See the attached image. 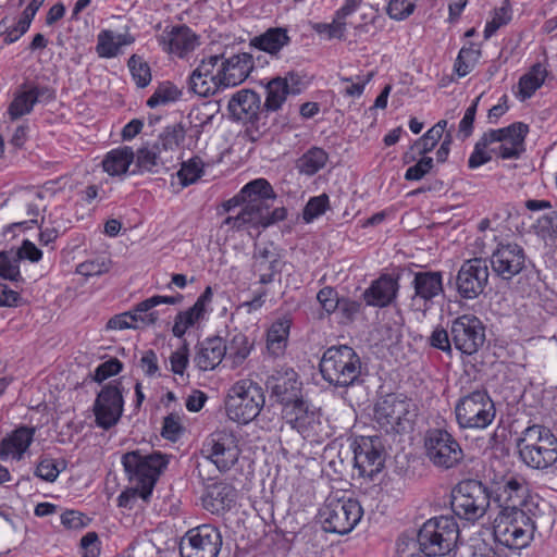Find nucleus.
Wrapping results in <instances>:
<instances>
[{
  "instance_id": "f257e3e1",
  "label": "nucleus",
  "mask_w": 557,
  "mask_h": 557,
  "mask_svg": "<svg viewBox=\"0 0 557 557\" xmlns=\"http://www.w3.org/2000/svg\"><path fill=\"white\" fill-rule=\"evenodd\" d=\"M276 198L273 187L265 178L247 183L240 191L223 203L230 215L223 224L233 230L265 228L286 219L284 207L271 209Z\"/></svg>"
},
{
  "instance_id": "f03ea898",
  "label": "nucleus",
  "mask_w": 557,
  "mask_h": 557,
  "mask_svg": "<svg viewBox=\"0 0 557 557\" xmlns=\"http://www.w3.org/2000/svg\"><path fill=\"white\" fill-rule=\"evenodd\" d=\"M528 132V125L521 122L485 132L476 141L469 157V168L476 169L487 163L491 161L492 154L502 159H518L524 151V139Z\"/></svg>"
},
{
  "instance_id": "7ed1b4c3",
  "label": "nucleus",
  "mask_w": 557,
  "mask_h": 557,
  "mask_svg": "<svg viewBox=\"0 0 557 557\" xmlns=\"http://www.w3.org/2000/svg\"><path fill=\"white\" fill-rule=\"evenodd\" d=\"M186 129L182 123L166 126L153 144L143 145L135 153L133 173H157L159 168L170 169L174 164V153L184 141Z\"/></svg>"
},
{
  "instance_id": "20e7f679",
  "label": "nucleus",
  "mask_w": 557,
  "mask_h": 557,
  "mask_svg": "<svg viewBox=\"0 0 557 557\" xmlns=\"http://www.w3.org/2000/svg\"><path fill=\"white\" fill-rule=\"evenodd\" d=\"M121 462L128 481L139 491V497L148 500L169 459L160 451L145 454L137 449L125 453Z\"/></svg>"
},
{
  "instance_id": "39448f33",
  "label": "nucleus",
  "mask_w": 557,
  "mask_h": 557,
  "mask_svg": "<svg viewBox=\"0 0 557 557\" xmlns=\"http://www.w3.org/2000/svg\"><path fill=\"white\" fill-rule=\"evenodd\" d=\"M322 377L337 387L352 386L360 381L362 363L358 354L349 346L327 348L320 361Z\"/></svg>"
},
{
  "instance_id": "423d86ee",
  "label": "nucleus",
  "mask_w": 557,
  "mask_h": 557,
  "mask_svg": "<svg viewBox=\"0 0 557 557\" xmlns=\"http://www.w3.org/2000/svg\"><path fill=\"white\" fill-rule=\"evenodd\" d=\"M518 449L522 461L534 469H546L557 461V437L543 425L527 428Z\"/></svg>"
},
{
  "instance_id": "0eeeda50",
  "label": "nucleus",
  "mask_w": 557,
  "mask_h": 557,
  "mask_svg": "<svg viewBox=\"0 0 557 557\" xmlns=\"http://www.w3.org/2000/svg\"><path fill=\"white\" fill-rule=\"evenodd\" d=\"M528 510L500 509L493 527L495 542L513 549L529 545L535 531L534 515Z\"/></svg>"
},
{
  "instance_id": "6e6552de",
  "label": "nucleus",
  "mask_w": 557,
  "mask_h": 557,
  "mask_svg": "<svg viewBox=\"0 0 557 557\" xmlns=\"http://www.w3.org/2000/svg\"><path fill=\"white\" fill-rule=\"evenodd\" d=\"M419 408L416 401L403 394H388L374 407V418L387 433H404L413 429Z\"/></svg>"
},
{
  "instance_id": "1a4fd4ad",
  "label": "nucleus",
  "mask_w": 557,
  "mask_h": 557,
  "mask_svg": "<svg viewBox=\"0 0 557 557\" xmlns=\"http://www.w3.org/2000/svg\"><path fill=\"white\" fill-rule=\"evenodd\" d=\"M265 396L262 387L250 379L234 383L228 389L225 409L227 417L237 423L253 421L264 407Z\"/></svg>"
},
{
  "instance_id": "9d476101",
  "label": "nucleus",
  "mask_w": 557,
  "mask_h": 557,
  "mask_svg": "<svg viewBox=\"0 0 557 557\" xmlns=\"http://www.w3.org/2000/svg\"><path fill=\"white\" fill-rule=\"evenodd\" d=\"M362 515V507L357 499L329 497L319 511V519L325 532L344 535L355 529Z\"/></svg>"
},
{
  "instance_id": "9b49d317",
  "label": "nucleus",
  "mask_w": 557,
  "mask_h": 557,
  "mask_svg": "<svg viewBox=\"0 0 557 557\" xmlns=\"http://www.w3.org/2000/svg\"><path fill=\"white\" fill-rule=\"evenodd\" d=\"M455 414L461 429H485L494 421L496 410L487 392L476 389L458 400Z\"/></svg>"
},
{
  "instance_id": "f8f14e48",
  "label": "nucleus",
  "mask_w": 557,
  "mask_h": 557,
  "mask_svg": "<svg viewBox=\"0 0 557 557\" xmlns=\"http://www.w3.org/2000/svg\"><path fill=\"white\" fill-rule=\"evenodd\" d=\"M459 528L453 517H435L423 523L417 539L433 555L445 557L456 545Z\"/></svg>"
},
{
  "instance_id": "ddd939ff",
  "label": "nucleus",
  "mask_w": 557,
  "mask_h": 557,
  "mask_svg": "<svg viewBox=\"0 0 557 557\" xmlns=\"http://www.w3.org/2000/svg\"><path fill=\"white\" fill-rule=\"evenodd\" d=\"M450 505L454 513L459 518L475 521L486 512L490 494L480 481L466 480L453 490Z\"/></svg>"
},
{
  "instance_id": "4468645a",
  "label": "nucleus",
  "mask_w": 557,
  "mask_h": 557,
  "mask_svg": "<svg viewBox=\"0 0 557 557\" xmlns=\"http://www.w3.org/2000/svg\"><path fill=\"white\" fill-rule=\"evenodd\" d=\"M282 417L304 438L319 440L327 436L321 409L304 399L283 408Z\"/></svg>"
},
{
  "instance_id": "2eb2a0df",
  "label": "nucleus",
  "mask_w": 557,
  "mask_h": 557,
  "mask_svg": "<svg viewBox=\"0 0 557 557\" xmlns=\"http://www.w3.org/2000/svg\"><path fill=\"white\" fill-rule=\"evenodd\" d=\"M201 454L220 472H226L238 461L240 455L238 438L233 431L216 430L205 440Z\"/></svg>"
},
{
  "instance_id": "dca6fc26",
  "label": "nucleus",
  "mask_w": 557,
  "mask_h": 557,
  "mask_svg": "<svg viewBox=\"0 0 557 557\" xmlns=\"http://www.w3.org/2000/svg\"><path fill=\"white\" fill-rule=\"evenodd\" d=\"M425 451L437 468L451 469L463 460L465 454L458 441L446 430L432 429L425 435Z\"/></svg>"
},
{
  "instance_id": "f3484780",
  "label": "nucleus",
  "mask_w": 557,
  "mask_h": 557,
  "mask_svg": "<svg viewBox=\"0 0 557 557\" xmlns=\"http://www.w3.org/2000/svg\"><path fill=\"white\" fill-rule=\"evenodd\" d=\"M495 500L502 509L531 511L529 484L523 475L506 473L493 478Z\"/></svg>"
},
{
  "instance_id": "a211bd4d",
  "label": "nucleus",
  "mask_w": 557,
  "mask_h": 557,
  "mask_svg": "<svg viewBox=\"0 0 557 557\" xmlns=\"http://www.w3.org/2000/svg\"><path fill=\"white\" fill-rule=\"evenodd\" d=\"M222 546L219 530L210 524H202L189 530L181 540L182 557H216Z\"/></svg>"
},
{
  "instance_id": "6ab92c4d",
  "label": "nucleus",
  "mask_w": 557,
  "mask_h": 557,
  "mask_svg": "<svg viewBox=\"0 0 557 557\" xmlns=\"http://www.w3.org/2000/svg\"><path fill=\"white\" fill-rule=\"evenodd\" d=\"M450 337L456 349L470 356L483 346L485 327L478 317L463 314L451 322Z\"/></svg>"
},
{
  "instance_id": "aec40b11",
  "label": "nucleus",
  "mask_w": 557,
  "mask_h": 557,
  "mask_svg": "<svg viewBox=\"0 0 557 557\" xmlns=\"http://www.w3.org/2000/svg\"><path fill=\"white\" fill-rule=\"evenodd\" d=\"M488 265L483 258H473L462 263L456 276V288L460 297L474 299L484 292L488 282Z\"/></svg>"
},
{
  "instance_id": "412c9836",
  "label": "nucleus",
  "mask_w": 557,
  "mask_h": 557,
  "mask_svg": "<svg viewBox=\"0 0 557 557\" xmlns=\"http://www.w3.org/2000/svg\"><path fill=\"white\" fill-rule=\"evenodd\" d=\"M263 110L277 112L283 109L288 96L299 95L302 90L301 77L296 72H287L285 76H275L265 85Z\"/></svg>"
},
{
  "instance_id": "4be33fe9",
  "label": "nucleus",
  "mask_w": 557,
  "mask_h": 557,
  "mask_svg": "<svg viewBox=\"0 0 557 557\" xmlns=\"http://www.w3.org/2000/svg\"><path fill=\"white\" fill-rule=\"evenodd\" d=\"M96 423L108 430L115 425L123 412V396L119 384L102 387L94 405Z\"/></svg>"
},
{
  "instance_id": "5701e85b",
  "label": "nucleus",
  "mask_w": 557,
  "mask_h": 557,
  "mask_svg": "<svg viewBox=\"0 0 557 557\" xmlns=\"http://www.w3.org/2000/svg\"><path fill=\"white\" fill-rule=\"evenodd\" d=\"M493 272L505 281L518 275L525 265V253L513 243L499 244L490 258Z\"/></svg>"
},
{
  "instance_id": "b1692460",
  "label": "nucleus",
  "mask_w": 557,
  "mask_h": 557,
  "mask_svg": "<svg viewBox=\"0 0 557 557\" xmlns=\"http://www.w3.org/2000/svg\"><path fill=\"white\" fill-rule=\"evenodd\" d=\"M411 285L414 289L411 297L412 306L421 311L430 309L433 299L444 293L443 275L437 271L414 273Z\"/></svg>"
},
{
  "instance_id": "393cba45",
  "label": "nucleus",
  "mask_w": 557,
  "mask_h": 557,
  "mask_svg": "<svg viewBox=\"0 0 557 557\" xmlns=\"http://www.w3.org/2000/svg\"><path fill=\"white\" fill-rule=\"evenodd\" d=\"M220 55H211L193 71L189 76V89L200 97L214 95L220 88H225L218 71Z\"/></svg>"
},
{
  "instance_id": "a878e982",
  "label": "nucleus",
  "mask_w": 557,
  "mask_h": 557,
  "mask_svg": "<svg viewBox=\"0 0 557 557\" xmlns=\"http://www.w3.org/2000/svg\"><path fill=\"white\" fill-rule=\"evenodd\" d=\"M355 468L359 475L372 479L384 467V455L377 438L362 437L354 449Z\"/></svg>"
},
{
  "instance_id": "bb28decb",
  "label": "nucleus",
  "mask_w": 557,
  "mask_h": 557,
  "mask_svg": "<svg viewBox=\"0 0 557 557\" xmlns=\"http://www.w3.org/2000/svg\"><path fill=\"white\" fill-rule=\"evenodd\" d=\"M272 396L282 404L283 408L302 399L301 382L297 372L292 368L276 370L268 380Z\"/></svg>"
},
{
  "instance_id": "cd10ccee",
  "label": "nucleus",
  "mask_w": 557,
  "mask_h": 557,
  "mask_svg": "<svg viewBox=\"0 0 557 557\" xmlns=\"http://www.w3.org/2000/svg\"><path fill=\"white\" fill-rule=\"evenodd\" d=\"M252 57L247 53H238L225 59L220 57L216 65L224 87H234L242 84L252 70Z\"/></svg>"
},
{
  "instance_id": "c85d7f7f",
  "label": "nucleus",
  "mask_w": 557,
  "mask_h": 557,
  "mask_svg": "<svg viewBox=\"0 0 557 557\" xmlns=\"http://www.w3.org/2000/svg\"><path fill=\"white\" fill-rule=\"evenodd\" d=\"M36 428L21 425L0 442V460L12 458L21 460L33 443Z\"/></svg>"
},
{
  "instance_id": "c756f323",
  "label": "nucleus",
  "mask_w": 557,
  "mask_h": 557,
  "mask_svg": "<svg viewBox=\"0 0 557 557\" xmlns=\"http://www.w3.org/2000/svg\"><path fill=\"white\" fill-rule=\"evenodd\" d=\"M162 49L169 53L183 57L198 45L197 36L187 26H174L164 30L158 38Z\"/></svg>"
},
{
  "instance_id": "7c9ffc66",
  "label": "nucleus",
  "mask_w": 557,
  "mask_h": 557,
  "mask_svg": "<svg viewBox=\"0 0 557 557\" xmlns=\"http://www.w3.org/2000/svg\"><path fill=\"white\" fill-rule=\"evenodd\" d=\"M228 110L235 119L252 122L261 110V98L253 90L242 89L228 101Z\"/></svg>"
},
{
  "instance_id": "2f4dec72",
  "label": "nucleus",
  "mask_w": 557,
  "mask_h": 557,
  "mask_svg": "<svg viewBox=\"0 0 557 557\" xmlns=\"http://www.w3.org/2000/svg\"><path fill=\"white\" fill-rule=\"evenodd\" d=\"M52 98V92L46 87L32 86L27 89H20L14 94L13 100L8 108L11 120H17L29 114L36 102L42 97Z\"/></svg>"
},
{
  "instance_id": "473e14b6",
  "label": "nucleus",
  "mask_w": 557,
  "mask_h": 557,
  "mask_svg": "<svg viewBox=\"0 0 557 557\" xmlns=\"http://www.w3.org/2000/svg\"><path fill=\"white\" fill-rule=\"evenodd\" d=\"M399 285L391 275H382L375 280L363 293L367 305L385 307L389 305L398 293Z\"/></svg>"
},
{
  "instance_id": "72a5a7b5",
  "label": "nucleus",
  "mask_w": 557,
  "mask_h": 557,
  "mask_svg": "<svg viewBox=\"0 0 557 557\" xmlns=\"http://www.w3.org/2000/svg\"><path fill=\"white\" fill-rule=\"evenodd\" d=\"M226 345L223 338L215 336L203 341L198 348L195 363L201 371L213 370L223 360Z\"/></svg>"
},
{
  "instance_id": "f704fd0d",
  "label": "nucleus",
  "mask_w": 557,
  "mask_h": 557,
  "mask_svg": "<svg viewBox=\"0 0 557 557\" xmlns=\"http://www.w3.org/2000/svg\"><path fill=\"white\" fill-rule=\"evenodd\" d=\"M292 319L282 317L274 321L267 332V351L273 358L282 357L285 354Z\"/></svg>"
},
{
  "instance_id": "c9c22d12",
  "label": "nucleus",
  "mask_w": 557,
  "mask_h": 557,
  "mask_svg": "<svg viewBox=\"0 0 557 557\" xmlns=\"http://www.w3.org/2000/svg\"><path fill=\"white\" fill-rule=\"evenodd\" d=\"M135 160V152L128 146H121L107 152L102 160V169L110 176H122L128 172Z\"/></svg>"
},
{
  "instance_id": "e433bc0d",
  "label": "nucleus",
  "mask_w": 557,
  "mask_h": 557,
  "mask_svg": "<svg viewBox=\"0 0 557 557\" xmlns=\"http://www.w3.org/2000/svg\"><path fill=\"white\" fill-rule=\"evenodd\" d=\"M289 41L290 38L285 28L272 27L267 29L263 34L253 37L250 44L261 51L275 55L282 48L287 46Z\"/></svg>"
},
{
  "instance_id": "4c0bfd02",
  "label": "nucleus",
  "mask_w": 557,
  "mask_h": 557,
  "mask_svg": "<svg viewBox=\"0 0 557 557\" xmlns=\"http://www.w3.org/2000/svg\"><path fill=\"white\" fill-rule=\"evenodd\" d=\"M225 345L226 354L224 357L232 369L243 366L253 348V344L240 332L235 333Z\"/></svg>"
},
{
  "instance_id": "58836bf2",
  "label": "nucleus",
  "mask_w": 557,
  "mask_h": 557,
  "mask_svg": "<svg viewBox=\"0 0 557 557\" xmlns=\"http://www.w3.org/2000/svg\"><path fill=\"white\" fill-rule=\"evenodd\" d=\"M236 499V490L227 483H218L211 486L205 498V506L211 511L231 508Z\"/></svg>"
},
{
  "instance_id": "ea45409f",
  "label": "nucleus",
  "mask_w": 557,
  "mask_h": 557,
  "mask_svg": "<svg viewBox=\"0 0 557 557\" xmlns=\"http://www.w3.org/2000/svg\"><path fill=\"white\" fill-rule=\"evenodd\" d=\"M546 76V67L541 63L534 64L519 81V95L521 99L530 98L543 85Z\"/></svg>"
},
{
  "instance_id": "a19ab883",
  "label": "nucleus",
  "mask_w": 557,
  "mask_h": 557,
  "mask_svg": "<svg viewBox=\"0 0 557 557\" xmlns=\"http://www.w3.org/2000/svg\"><path fill=\"white\" fill-rule=\"evenodd\" d=\"M329 159L327 153L319 147H312L298 160V169L300 173L313 175L324 168Z\"/></svg>"
},
{
  "instance_id": "79ce46f5",
  "label": "nucleus",
  "mask_w": 557,
  "mask_h": 557,
  "mask_svg": "<svg viewBox=\"0 0 557 557\" xmlns=\"http://www.w3.org/2000/svg\"><path fill=\"white\" fill-rule=\"evenodd\" d=\"M156 301L147 298L137 304L132 311L137 329L154 325L159 320V312L154 309Z\"/></svg>"
},
{
  "instance_id": "37998d69",
  "label": "nucleus",
  "mask_w": 557,
  "mask_h": 557,
  "mask_svg": "<svg viewBox=\"0 0 557 557\" xmlns=\"http://www.w3.org/2000/svg\"><path fill=\"white\" fill-rule=\"evenodd\" d=\"M446 126V120L438 121L419 140L414 143V145L411 147V150L416 151L418 154H424L431 151L437 141L442 138Z\"/></svg>"
},
{
  "instance_id": "c03bdc74",
  "label": "nucleus",
  "mask_w": 557,
  "mask_h": 557,
  "mask_svg": "<svg viewBox=\"0 0 557 557\" xmlns=\"http://www.w3.org/2000/svg\"><path fill=\"white\" fill-rule=\"evenodd\" d=\"M203 319L205 314L194 306L185 311H181L174 320V325L172 327L173 335L178 338L183 337L188 329L193 327Z\"/></svg>"
},
{
  "instance_id": "a18cd8bd",
  "label": "nucleus",
  "mask_w": 557,
  "mask_h": 557,
  "mask_svg": "<svg viewBox=\"0 0 557 557\" xmlns=\"http://www.w3.org/2000/svg\"><path fill=\"white\" fill-rule=\"evenodd\" d=\"M284 261H252V273L258 276L259 283L262 285L270 284L275 281V277L281 274Z\"/></svg>"
},
{
  "instance_id": "49530a36",
  "label": "nucleus",
  "mask_w": 557,
  "mask_h": 557,
  "mask_svg": "<svg viewBox=\"0 0 557 557\" xmlns=\"http://www.w3.org/2000/svg\"><path fill=\"white\" fill-rule=\"evenodd\" d=\"M511 21V7L509 0H504L500 8L495 9L492 20L488 21L484 29V38L492 37L499 27Z\"/></svg>"
},
{
  "instance_id": "de8ad7c7",
  "label": "nucleus",
  "mask_w": 557,
  "mask_h": 557,
  "mask_svg": "<svg viewBox=\"0 0 557 557\" xmlns=\"http://www.w3.org/2000/svg\"><path fill=\"white\" fill-rule=\"evenodd\" d=\"M117 41V35L114 32L106 29L98 34L96 51L101 58H114L117 55L120 45Z\"/></svg>"
},
{
  "instance_id": "09e8293b",
  "label": "nucleus",
  "mask_w": 557,
  "mask_h": 557,
  "mask_svg": "<svg viewBox=\"0 0 557 557\" xmlns=\"http://www.w3.org/2000/svg\"><path fill=\"white\" fill-rule=\"evenodd\" d=\"M181 96V91L174 85L166 83L160 85L152 96L147 100V106L156 108L158 106H164L170 102L177 100Z\"/></svg>"
},
{
  "instance_id": "8fccbe9b",
  "label": "nucleus",
  "mask_w": 557,
  "mask_h": 557,
  "mask_svg": "<svg viewBox=\"0 0 557 557\" xmlns=\"http://www.w3.org/2000/svg\"><path fill=\"white\" fill-rule=\"evenodd\" d=\"M252 261H274L283 260L282 249L273 242L256 243L253 248Z\"/></svg>"
},
{
  "instance_id": "3c124183",
  "label": "nucleus",
  "mask_w": 557,
  "mask_h": 557,
  "mask_svg": "<svg viewBox=\"0 0 557 557\" xmlns=\"http://www.w3.org/2000/svg\"><path fill=\"white\" fill-rule=\"evenodd\" d=\"M203 172V162L199 157H194L187 162L182 163L177 175L183 185L195 183Z\"/></svg>"
},
{
  "instance_id": "603ef678",
  "label": "nucleus",
  "mask_w": 557,
  "mask_h": 557,
  "mask_svg": "<svg viewBox=\"0 0 557 557\" xmlns=\"http://www.w3.org/2000/svg\"><path fill=\"white\" fill-rule=\"evenodd\" d=\"M479 55H480V51L472 47L462 48L459 51V54L455 62L456 73L460 77L468 75L474 67V64L478 61Z\"/></svg>"
},
{
  "instance_id": "864d4df0",
  "label": "nucleus",
  "mask_w": 557,
  "mask_h": 557,
  "mask_svg": "<svg viewBox=\"0 0 557 557\" xmlns=\"http://www.w3.org/2000/svg\"><path fill=\"white\" fill-rule=\"evenodd\" d=\"M111 268V260L106 257H98L92 260H86L76 268V273L83 276H97L107 273Z\"/></svg>"
},
{
  "instance_id": "5fc2aeb1",
  "label": "nucleus",
  "mask_w": 557,
  "mask_h": 557,
  "mask_svg": "<svg viewBox=\"0 0 557 557\" xmlns=\"http://www.w3.org/2000/svg\"><path fill=\"white\" fill-rule=\"evenodd\" d=\"M128 67L138 87H146L150 83V67L139 57L132 55L128 60Z\"/></svg>"
},
{
  "instance_id": "6e6d98bb",
  "label": "nucleus",
  "mask_w": 557,
  "mask_h": 557,
  "mask_svg": "<svg viewBox=\"0 0 557 557\" xmlns=\"http://www.w3.org/2000/svg\"><path fill=\"white\" fill-rule=\"evenodd\" d=\"M0 277L9 281L21 277L18 258L15 255L0 251Z\"/></svg>"
},
{
  "instance_id": "4d7b16f0",
  "label": "nucleus",
  "mask_w": 557,
  "mask_h": 557,
  "mask_svg": "<svg viewBox=\"0 0 557 557\" xmlns=\"http://www.w3.org/2000/svg\"><path fill=\"white\" fill-rule=\"evenodd\" d=\"M312 29L319 35H324L326 39H343L346 30V22L339 21L334 16L332 23H314Z\"/></svg>"
},
{
  "instance_id": "13d9d810",
  "label": "nucleus",
  "mask_w": 557,
  "mask_h": 557,
  "mask_svg": "<svg viewBox=\"0 0 557 557\" xmlns=\"http://www.w3.org/2000/svg\"><path fill=\"white\" fill-rule=\"evenodd\" d=\"M418 0H389L387 14L391 18L401 21L412 14Z\"/></svg>"
},
{
  "instance_id": "bf43d9fd",
  "label": "nucleus",
  "mask_w": 557,
  "mask_h": 557,
  "mask_svg": "<svg viewBox=\"0 0 557 557\" xmlns=\"http://www.w3.org/2000/svg\"><path fill=\"white\" fill-rule=\"evenodd\" d=\"M329 206V197L323 194L311 198L305 207L304 220L311 222L319 215L323 214Z\"/></svg>"
},
{
  "instance_id": "052dcab7",
  "label": "nucleus",
  "mask_w": 557,
  "mask_h": 557,
  "mask_svg": "<svg viewBox=\"0 0 557 557\" xmlns=\"http://www.w3.org/2000/svg\"><path fill=\"white\" fill-rule=\"evenodd\" d=\"M321 308L327 313L334 312L341 304L338 293L331 286L321 288L317 295Z\"/></svg>"
},
{
  "instance_id": "680f3d73",
  "label": "nucleus",
  "mask_w": 557,
  "mask_h": 557,
  "mask_svg": "<svg viewBox=\"0 0 557 557\" xmlns=\"http://www.w3.org/2000/svg\"><path fill=\"white\" fill-rule=\"evenodd\" d=\"M480 98H481V96L476 97L473 100L472 104L466 110L465 115L459 123L458 135L462 139L468 138L472 134L473 123H474Z\"/></svg>"
},
{
  "instance_id": "e2e57ef3",
  "label": "nucleus",
  "mask_w": 557,
  "mask_h": 557,
  "mask_svg": "<svg viewBox=\"0 0 557 557\" xmlns=\"http://www.w3.org/2000/svg\"><path fill=\"white\" fill-rule=\"evenodd\" d=\"M432 168L433 159L431 157H423L414 165L407 169L405 178L407 181H419L424 177Z\"/></svg>"
},
{
  "instance_id": "0e129e2a",
  "label": "nucleus",
  "mask_w": 557,
  "mask_h": 557,
  "mask_svg": "<svg viewBox=\"0 0 557 557\" xmlns=\"http://www.w3.org/2000/svg\"><path fill=\"white\" fill-rule=\"evenodd\" d=\"M122 370V362L117 359H110L101 363L95 371V381L102 382L108 377L117 374Z\"/></svg>"
},
{
  "instance_id": "69168bd1",
  "label": "nucleus",
  "mask_w": 557,
  "mask_h": 557,
  "mask_svg": "<svg viewBox=\"0 0 557 557\" xmlns=\"http://www.w3.org/2000/svg\"><path fill=\"white\" fill-rule=\"evenodd\" d=\"M60 473V470L52 459H44L41 460L35 471V474L47 481V482H53L57 480L58 475Z\"/></svg>"
},
{
  "instance_id": "338daca9",
  "label": "nucleus",
  "mask_w": 557,
  "mask_h": 557,
  "mask_svg": "<svg viewBox=\"0 0 557 557\" xmlns=\"http://www.w3.org/2000/svg\"><path fill=\"white\" fill-rule=\"evenodd\" d=\"M429 343L432 347L434 348H437L442 351H445V352H450L451 351V339L449 337V334L446 330H444L443 327H436L430 338H429Z\"/></svg>"
},
{
  "instance_id": "774afa93",
  "label": "nucleus",
  "mask_w": 557,
  "mask_h": 557,
  "mask_svg": "<svg viewBox=\"0 0 557 557\" xmlns=\"http://www.w3.org/2000/svg\"><path fill=\"white\" fill-rule=\"evenodd\" d=\"M182 432L180 417L176 414H169L164 418L162 426V436L170 441H176Z\"/></svg>"
}]
</instances>
